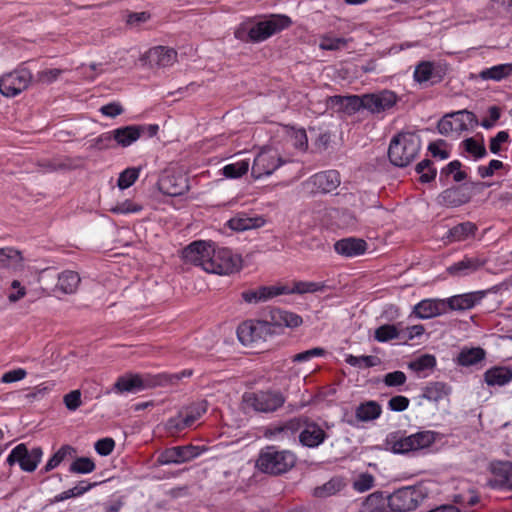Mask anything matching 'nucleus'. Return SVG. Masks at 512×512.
<instances>
[{"instance_id": "4d7b16f0", "label": "nucleus", "mask_w": 512, "mask_h": 512, "mask_svg": "<svg viewBox=\"0 0 512 512\" xmlns=\"http://www.w3.org/2000/svg\"><path fill=\"white\" fill-rule=\"evenodd\" d=\"M374 486V477L368 473L359 474L353 481V488L360 493L370 490Z\"/></svg>"}, {"instance_id": "37998d69", "label": "nucleus", "mask_w": 512, "mask_h": 512, "mask_svg": "<svg viewBox=\"0 0 512 512\" xmlns=\"http://www.w3.org/2000/svg\"><path fill=\"white\" fill-rule=\"evenodd\" d=\"M141 171V167H128L124 169L117 179V187L120 190L130 188L139 178Z\"/></svg>"}, {"instance_id": "a211bd4d", "label": "nucleus", "mask_w": 512, "mask_h": 512, "mask_svg": "<svg viewBox=\"0 0 512 512\" xmlns=\"http://www.w3.org/2000/svg\"><path fill=\"white\" fill-rule=\"evenodd\" d=\"M159 190L169 196H179L188 190L187 178L175 172L166 171L158 181Z\"/></svg>"}, {"instance_id": "ddd939ff", "label": "nucleus", "mask_w": 512, "mask_h": 512, "mask_svg": "<svg viewBox=\"0 0 512 512\" xmlns=\"http://www.w3.org/2000/svg\"><path fill=\"white\" fill-rule=\"evenodd\" d=\"M140 61L146 68L152 70L166 69L177 61V51L166 46H155L142 54Z\"/></svg>"}, {"instance_id": "603ef678", "label": "nucleus", "mask_w": 512, "mask_h": 512, "mask_svg": "<svg viewBox=\"0 0 512 512\" xmlns=\"http://www.w3.org/2000/svg\"><path fill=\"white\" fill-rule=\"evenodd\" d=\"M416 172L419 174V180L422 183H428L436 176V169L432 167L429 160H422L416 166Z\"/></svg>"}, {"instance_id": "0eeeda50", "label": "nucleus", "mask_w": 512, "mask_h": 512, "mask_svg": "<svg viewBox=\"0 0 512 512\" xmlns=\"http://www.w3.org/2000/svg\"><path fill=\"white\" fill-rule=\"evenodd\" d=\"M285 163L278 149L273 146H264L256 153L251 166V176L255 180L272 175Z\"/></svg>"}, {"instance_id": "cd10ccee", "label": "nucleus", "mask_w": 512, "mask_h": 512, "mask_svg": "<svg viewBox=\"0 0 512 512\" xmlns=\"http://www.w3.org/2000/svg\"><path fill=\"white\" fill-rule=\"evenodd\" d=\"M302 323V317L294 312L275 309L270 313L269 325L293 329L299 327Z\"/></svg>"}, {"instance_id": "5701e85b", "label": "nucleus", "mask_w": 512, "mask_h": 512, "mask_svg": "<svg viewBox=\"0 0 512 512\" xmlns=\"http://www.w3.org/2000/svg\"><path fill=\"white\" fill-rule=\"evenodd\" d=\"M326 437L325 430L319 424L305 422L299 434V441L303 446L315 448L322 444Z\"/></svg>"}, {"instance_id": "c756f323", "label": "nucleus", "mask_w": 512, "mask_h": 512, "mask_svg": "<svg viewBox=\"0 0 512 512\" xmlns=\"http://www.w3.org/2000/svg\"><path fill=\"white\" fill-rule=\"evenodd\" d=\"M361 512H394L387 497L382 493H372L363 502Z\"/></svg>"}, {"instance_id": "412c9836", "label": "nucleus", "mask_w": 512, "mask_h": 512, "mask_svg": "<svg viewBox=\"0 0 512 512\" xmlns=\"http://www.w3.org/2000/svg\"><path fill=\"white\" fill-rule=\"evenodd\" d=\"M412 313L419 319H430L446 313V300L424 299L413 307Z\"/></svg>"}, {"instance_id": "f8f14e48", "label": "nucleus", "mask_w": 512, "mask_h": 512, "mask_svg": "<svg viewBox=\"0 0 512 512\" xmlns=\"http://www.w3.org/2000/svg\"><path fill=\"white\" fill-rule=\"evenodd\" d=\"M213 247L214 243L211 241H194L182 250L181 257L185 263L200 267L208 273L207 265L210 263Z\"/></svg>"}, {"instance_id": "13d9d810", "label": "nucleus", "mask_w": 512, "mask_h": 512, "mask_svg": "<svg viewBox=\"0 0 512 512\" xmlns=\"http://www.w3.org/2000/svg\"><path fill=\"white\" fill-rule=\"evenodd\" d=\"M428 150L432 154L433 157L438 158L440 160H445L450 156V149L445 141L438 140L432 142L428 146Z\"/></svg>"}, {"instance_id": "e2e57ef3", "label": "nucleus", "mask_w": 512, "mask_h": 512, "mask_svg": "<svg viewBox=\"0 0 512 512\" xmlns=\"http://www.w3.org/2000/svg\"><path fill=\"white\" fill-rule=\"evenodd\" d=\"M441 173L451 175L455 182H461L466 178L465 172L461 170V163L457 160L450 162Z\"/></svg>"}, {"instance_id": "6e6552de", "label": "nucleus", "mask_w": 512, "mask_h": 512, "mask_svg": "<svg viewBox=\"0 0 512 512\" xmlns=\"http://www.w3.org/2000/svg\"><path fill=\"white\" fill-rule=\"evenodd\" d=\"M478 125L476 116L467 110H460L445 115L438 123V130L446 136H460L461 133L474 129Z\"/></svg>"}, {"instance_id": "7ed1b4c3", "label": "nucleus", "mask_w": 512, "mask_h": 512, "mask_svg": "<svg viewBox=\"0 0 512 512\" xmlns=\"http://www.w3.org/2000/svg\"><path fill=\"white\" fill-rule=\"evenodd\" d=\"M420 147L421 141L416 134H398L390 143L388 150L389 159L395 166L404 167L415 158Z\"/></svg>"}, {"instance_id": "6ab92c4d", "label": "nucleus", "mask_w": 512, "mask_h": 512, "mask_svg": "<svg viewBox=\"0 0 512 512\" xmlns=\"http://www.w3.org/2000/svg\"><path fill=\"white\" fill-rule=\"evenodd\" d=\"M270 330L266 321H246L239 325L237 336L244 345H250L262 338V334Z\"/></svg>"}, {"instance_id": "39448f33", "label": "nucleus", "mask_w": 512, "mask_h": 512, "mask_svg": "<svg viewBox=\"0 0 512 512\" xmlns=\"http://www.w3.org/2000/svg\"><path fill=\"white\" fill-rule=\"evenodd\" d=\"M208 273L228 276L239 272L243 268V259L241 255L234 253L230 249L217 247L214 244L210 256Z\"/></svg>"}, {"instance_id": "423d86ee", "label": "nucleus", "mask_w": 512, "mask_h": 512, "mask_svg": "<svg viewBox=\"0 0 512 512\" xmlns=\"http://www.w3.org/2000/svg\"><path fill=\"white\" fill-rule=\"evenodd\" d=\"M429 489L421 484L414 487H404L387 497L394 512H409L415 510L428 496Z\"/></svg>"}, {"instance_id": "72a5a7b5", "label": "nucleus", "mask_w": 512, "mask_h": 512, "mask_svg": "<svg viewBox=\"0 0 512 512\" xmlns=\"http://www.w3.org/2000/svg\"><path fill=\"white\" fill-rule=\"evenodd\" d=\"M330 102L332 105H337L346 112H354L360 108H364V95L363 96H334L331 97Z\"/></svg>"}, {"instance_id": "a18cd8bd", "label": "nucleus", "mask_w": 512, "mask_h": 512, "mask_svg": "<svg viewBox=\"0 0 512 512\" xmlns=\"http://www.w3.org/2000/svg\"><path fill=\"white\" fill-rule=\"evenodd\" d=\"M435 366L436 358L430 354L421 355L408 364V367L416 373L431 371Z\"/></svg>"}, {"instance_id": "774afa93", "label": "nucleus", "mask_w": 512, "mask_h": 512, "mask_svg": "<svg viewBox=\"0 0 512 512\" xmlns=\"http://www.w3.org/2000/svg\"><path fill=\"white\" fill-rule=\"evenodd\" d=\"M27 376V372L23 368H17L5 372L1 377V382L10 384L23 380Z\"/></svg>"}, {"instance_id": "c85d7f7f", "label": "nucleus", "mask_w": 512, "mask_h": 512, "mask_svg": "<svg viewBox=\"0 0 512 512\" xmlns=\"http://www.w3.org/2000/svg\"><path fill=\"white\" fill-rule=\"evenodd\" d=\"M24 267V259L20 251L6 247L0 249V268L19 271Z\"/></svg>"}, {"instance_id": "e433bc0d", "label": "nucleus", "mask_w": 512, "mask_h": 512, "mask_svg": "<svg viewBox=\"0 0 512 512\" xmlns=\"http://www.w3.org/2000/svg\"><path fill=\"white\" fill-rule=\"evenodd\" d=\"M461 147L468 157L480 159L486 155L483 139L467 138L462 141Z\"/></svg>"}, {"instance_id": "09e8293b", "label": "nucleus", "mask_w": 512, "mask_h": 512, "mask_svg": "<svg viewBox=\"0 0 512 512\" xmlns=\"http://www.w3.org/2000/svg\"><path fill=\"white\" fill-rule=\"evenodd\" d=\"M143 206L139 202L132 200V199H125L122 201L117 202L114 206L111 208V212L115 214H132V213H139L142 211Z\"/></svg>"}, {"instance_id": "9b49d317", "label": "nucleus", "mask_w": 512, "mask_h": 512, "mask_svg": "<svg viewBox=\"0 0 512 512\" xmlns=\"http://www.w3.org/2000/svg\"><path fill=\"white\" fill-rule=\"evenodd\" d=\"M43 454L41 447H33L29 450L26 444L20 443L11 450L6 461L10 466L18 464L21 470L33 472L41 462Z\"/></svg>"}, {"instance_id": "338daca9", "label": "nucleus", "mask_w": 512, "mask_h": 512, "mask_svg": "<svg viewBox=\"0 0 512 512\" xmlns=\"http://www.w3.org/2000/svg\"><path fill=\"white\" fill-rule=\"evenodd\" d=\"M64 404L70 411H75L81 404V392L79 390H73L64 396Z\"/></svg>"}, {"instance_id": "4be33fe9", "label": "nucleus", "mask_w": 512, "mask_h": 512, "mask_svg": "<svg viewBox=\"0 0 512 512\" xmlns=\"http://www.w3.org/2000/svg\"><path fill=\"white\" fill-rule=\"evenodd\" d=\"M285 293L286 287L282 285L261 286L256 289L244 291L242 293V299L246 303L256 304Z\"/></svg>"}, {"instance_id": "9d476101", "label": "nucleus", "mask_w": 512, "mask_h": 512, "mask_svg": "<svg viewBox=\"0 0 512 512\" xmlns=\"http://www.w3.org/2000/svg\"><path fill=\"white\" fill-rule=\"evenodd\" d=\"M32 82V74L25 68H18L0 76V93L14 98L25 91Z\"/></svg>"}, {"instance_id": "680f3d73", "label": "nucleus", "mask_w": 512, "mask_h": 512, "mask_svg": "<svg viewBox=\"0 0 512 512\" xmlns=\"http://www.w3.org/2000/svg\"><path fill=\"white\" fill-rule=\"evenodd\" d=\"M27 294L26 287L18 280H13L10 285V292L8 300L11 303H16L23 299Z\"/></svg>"}, {"instance_id": "dca6fc26", "label": "nucleus", "mask_w": 512, "mask_h": 512, "mask_svg": "<svg viewBox=\"0 0 512 512\" xmlns=\"http://www.w3.org/2000/svg\"><path fill=\"white\" fill-rule=\"evenodd\" d=\"M153 384L154 383L148 377H143L140 374L128 373L117 378L111 388V392L119 395L125 393H136Z\"/></svg>"}, {"instance_id": "2f4dec72", "label": "nucleus", "mask_w": 512, "mask_h": 512, "mask_svg": "<svg viewBox=\"0 0 512 512\" xmlns=\"http://www.w3.org/2000/svg\"><path fill=\"white\" fill-rule=\"evenodd\" d=\"M80 284V277L74 271H63L58 276L56 290L64 294H72L77 291Z\"/></svg>"}, {"instance_id": "f3484780", "label": "nucleus", "mask_w": 512, "mask_h": 512, "mask_svg": "<svg viewBox=\"0 0 512 512\" xmlns=\"http://www.w3.org/2000/svg\"><path fill=\"white\" fill-rule=\"evenodd\" d=\"M200 455V450L195 446H177L166 449L157 458L160 465L181 464L190 461Z\"/></svg>"}, {"instance_id": "a19ab883", "label": "nucleus", "mask_w": 512, "mask_h": 512, "mask_svg": "<svg viewBox=\"0 0 512 512\" xmlns=\"http://www.w3.org/2000/svg\"><path fill=\"white\" fill-rule=\"evenodd\" d=\"M76 450L70 445L61 446L47 461L44 471L49 472L58 467L67 457H71Z\"/></svg>"}, {"instance_id": "a878e982", "label": "nucleus", "mask_w": 512, "mask_h": 512, "mask_svg": "<svg viewBox=\"0 0 512 512\" xmlns=\"http://www.w3.org/2000/svg\"><path fill=\"white\" fill-rule=\"evenodd\" d=\"M207 411L205 402L197 403L189 408L185 415H180L169 421L170 426L176 429H184L193 425Z\"/></svg>"}, {"instance_id": "473e14b6", "label": "nucleus", "mask_w": 512, "mask_h": 512, "mask_svg": "<svg viewBox=\"0 0 512 512\" xmlns=\"http://www.w3.org/2000/svg\"><path fill=\"white\" fill-rule=\"evenodd\" d=\"M512 75V63H504L486 68L479 73L482 80L501 81Z\"/></svg>"}, {"instance_id": "1a4fd4ad", "label": "nucleus", "mask_w": 512, "mask_h": 512, "mask_svg": "<svg viewBox=\"0 0 512 512\" xmlns=\"http://www.w3.org/2000/svg\"><path fill=\"white\" fill-rule=\"evenodd\" d=\"M295 461L294 454L289 451L267 449L259 456L257 467L265 473L280 474L291 469Z\"/></svg>"}, {"instance_id": "c03bdc74", "label": "nucleus", "mask_w": 512, "mask_h": 512, "mask_svg": "<svg viewBox=\"0 0 512 512\" xmlns=\"http://www.w3.org/2000/svg\"><path fill=\"white\" fill-rule=\"evenodd\" d=\"M343 487L344 482L341 478H333L322 486L315 488L314 495L320 498L329 497L341 491Z\"/></svg>"}, {"instance_id": "f704fd0d", "label": "nucleus", "mask_w": 512, "mask_h": 512, "mask_svg": "<svg viewBox=\"0 0 512 512\" xmlns=\"http://www.w3.org/2000/svg\"><path fill=\"white\" fill-rule=\"evenodd\" d=\"M249 168L250 161L248 159H242L223 166L220 172L225 178L237 179L247 174Z\"/></svg>"}, {"instance_id": "20e7f679", "label": "nucleus", "mask_w": 512, "mask_h": 512, "mask_svg": "<svg viewBox=\"0 0 512 512\" xmlns=\"http://www.w3.org/2000/svg\"><path fill=\"white\" fill-rule=\"evenodd\" d=\"M284 402L285 397L278 391H248L242 396L241 407L246 412L269 413L280 408Z\"/></svg>"}, {"instance_id": "0e129e2a", "label": "nucleus", "mask_w": 512, "mask_h": 512, "mask_svg": "<svg viewBox=\"0 0 512 512\" xmlns=\"http://www.w3.org/2000/svg\"><path fill=\"white\" fill-rule=\"evenodd\" d=\"M433 74V65L430 62H423L419 64L414 72V78L417 82H427L431 79Z\"/></svg>"}, {"instance_id": "8fccbe9b", "label": "nucleus", "mask_w": 512, "mask_h": 512, "mask_svg": "<svg viewBox=\"0 0 512 512\" xmlns=\"http://www.w3.org/2000/svg\"><path fill=\"white\" fill-rule=\"evenodd\" d=\"M401 331L395 325H382L378 327L374 332V338L378 342H387L392 339L399 338Z\"/></svg>"}, {"instance_id": "6e6d98bb", "label": "nucleus", "mask_w": 512, "mask_h": 512, "mask_svg": "<svg viewBox=\"0 0 512 512\" xmlns=\"http://www.w3.org/2000/svg\"><path fill=\"white\" fill-rule=\"evenodd\" d=\"M346 46V41L343 38L331 37L328 35H324L320 39L319 47L322 50H339Z\"/></svg>"}, {"instance_id": "bb28decb", "label": "nucleus", "mask_w": 512, "mask_h": 512, "mask_svg": "<svg viewBox=\"0 0 512 512\" xmlns=\"http://www.w3.org/2000/svg\"><path fill=\"white\" fill-rule=\"evenodd\" d=\"M266 221L262 216L249 217L245 214H237L228 220V227L236 232L263 227Z\"/></svg>"}, {"instance_id": "58836bf2", "label": "nucleus", "mask_w": 512, "mask_h": 512, "mask_svg": "<svg viewBox=\"0 0 512 512\" xmlns=\"http://www.w3.org/2000/svg\"><path fill=\"white\" fill-rule=\"evenodd\" d=\"M381 414V407L375 401H368L358 406L356 417L360 421H371L377 419Z\"/></svg>"}, {"instance_id": "b1692460", "label": "nucleus", "mask_w": 512, "mask_h": 512, "mask_svg": "<svg viewBox=\"0 0 512 512\" xmlns=\"http://www.w3.org/2000/svg\"><path fill=\"white\" fill-rule=\"evenodd\" d=\"M336 253L344 257H357L363 255L367 250V243L360 238H344L334 244Z\"/></svg>"}, {"instance_id": "ea45409f", "label": "nucleus", "mask_w": 512, "mask_h": 512, "mask_svg": "<svg viewBox=\"0 0 512 512\" xmlns=\"http://www.w3.org/2000/svg\"><path fill=\"white\" fill-rule=\"evenodd\" d=\"M485 357V352L481 348L462 349L457 357V363L462 366L474 365Z\"/></svg>"}, {"instance_id": "864d4df0", "label": "nucleus", "mask_w": 512, "mask_h": 512, "mask_svg": "<svg viewBox=\"0 0 512 512\" xmlns=\"http://www.w3.org/2000/svg\"><path fill=\"white\" fill-rule=\"evenodd\" d=\"M78 69L85 78L90 80L95 79L98 75L108 70L103 63L82 64Z\"/></svg>"}, {"instance_id": "49530a36", "label": "nucleus", "mask_w": 512, "mask_h": 512, "mask_svg": "<svg viewBox=\"0 0 512 512\" xmlns=\"http://www.w3.org/2000/svg\"><path fill=\"white\" fill-rule=\"evenodd\" d=\"M483 263L477 258H465L448 268L450 274L459 275L478 269Z\"/></svg>"}, {"instance_id": "79ce46f5", "label": "nucleus", "mask_w": 512, "mask_h": 512, "mask_svg": "<svg viewBox=\"0 0 512 512\" xmlns=\"http://www.w3.org/2000/svg\"><path fill=\"white\" fill-rule=\"evenodd\" d=\"M450 389L447 385L436 382L428 385L424 391V398L431 402H439L449 395Z\"/></svg>"}, {"instance_id": "393cba45", "label": "nucleus", "mask_w": 512, "mask_h": 512, "mask_svg": "<svg viewBox=\"0 0 512 512\" xmlns=\"http://www.w3.org/2000/svg\"><path fill=\"white\" fill-rule=\"evenodd\" d=\"M481 292H470L459 295H454L446 300V313L449 310H468L473 308L482 299Z\"/></svg>"}, {"instance_id": "5fc2aeb1", "label": "nucleus", "mask_w": 512, "mask_h": 512, "mask_svg": "<svg viewBox=\"0 0 512 512\" xmlns=\"http://www.w3.org/2000/svg\"><path fill=\"white\" fill-rule=\"evenodd\" d=\"M114 133L111 131L102 133L98 137L92 140V147L98 150H107L116 148L115 139L113 138Z\"/></svg>"}, {"instance_id": "052dcab7", "label": "nucleus", "mask_w": 512, "mask_h": 512, "mask_svg": "<svg viewBox=\"0 0 512 512\" xmlns=\"http://www.w3.org/2000/svg\"><path fill=\"white\" fill-rule=\"evenodd\" d=\"M475 229L476 228L472 223L467 222L454 227L451 230V234L456 241H462L468 238L469 236L473 235Z\"/></svg>"}, {"instance_id": "2eb2a0df", "label": "nucleus", "mask_w": 512, "mask_h": 512, "mask_svg": "<svg viewBox=\"0 0 512 512\" xmlns=\"http://www.w3.org/2000/svg\"><path fill=\"white\" fill-rule=\"evenodd\" d=\"M146 129H149L151 134H155L158 127L156 125H149L148 127L144 125H127L113 129L112 133H114L113 138L115 139L116 147L127 148L133 145L142 137Z\"/></svg>"}, {"instance_id": "aec40b11", "label": "nucleus", "mask_w": 512, "mask_h": 512, "mask_svg": "<svg viewBox=\"0 0 512 512\" xmlns=\"http://www.w3.org/2000/svg\"><path fill=\"white\" fill-rule=\"evenodd\" d=\"M397 102V97L392 91H382L364 95V108L372 113H380L392 108Z\"/></svg>"}, {"instance_id": "c9c22d12", "label": "nucleus", "mask_w": 512, "mask_h": 512, "mask_svg": "<svg viewBox=\"0 0 512 512\" xmlns=\"http://www.w3.org/2000/svg\"><path fill=\"white\" fill-rule=\"evenodd\" d=\"M490 471L496 477L494 481H490V485L492 487L505 486L510 484L508 462L491 463Z\"/></svg>"}, {"instance_id": "4c0bfd02", "label": "nucleus", "mask_w": 512, "mask_h": 512, "mask_svg": "<svg viewBox=\"0 0 512 512\" xmlns=\"http://www.w3.org/2000/svg\"><path fill=\"white\" fill-rule=\"evenodd\" d=\"M326 289V284L324 282H316V281H298L293 284L292 288L286 287V293H297V294H306V293H317L323 292Z\"/></svg>"}, {"instance_id": "4468645a", "label": "nucleus", "mask_w": 512, "mask_h": 512, "mask_svg": "<svg viewBox=\"0 0 512 512\" xmlns=\"http://www.w3.org/2000/svg\"><path fill=\"white\" fill-rule=\"evenodd\" d=\"M340 185L338 172L334 170L315 174L304 182L303 186L309 193H329Z\"/></svg>"}, {"instance_id": "bf43d9fd", "label": "nucleus", "mask_w": 512, "mask_h": 512, "mask_svg": "<svg viewBox=\"0 0 512 512\" xmlns=\"http://www.w3.org/2000/svg\"><path fill=\"white\" fill-rule=\"evenodd\" d=\"M287 134L293 145L299 149L307 147L308 139L304 129L289 128Z\"/></svg>"}, {"instance_id": "69168bd1", "label": "nucleus", "mask_w": 512, "mask_h": 512, "mask_svg": "<svg viewBox=\"0 0 512 512\" xmlns=\"http://www.w3.org/2000/svg\"><path fill=\"white\" fill-rule=\"evenodd\" d=\"M100 113L108 118H115L124 112L120 102L114 101L100 107Z\"/></svg>"}, {"instance_id": "f257e3e1", "label": "nucleus", "mask_w": 512, "mask_h": 512, "mask_svg": "<svg viewBox=\"0 0 512 512\" xmlns=\"http://www.w3.org/2000/svg\"><path fill=\"white\" fill-rule=\"evenodd\" d=\"M291 24L290 17L283 14L248 18L235 28L234 37L242 42L261 43L289 28Z\"/></svg>"}, {"instance_id": "3c124183", "label": "nucleus", "mask_w": 512, "mask_h": 512, "mask_svg": "<svg viewBox=\"0 0 512 512\" xmlns=\"http://www.w3.org/2000/svg\"><path fill=\"white\" fill-rule=\"evenodd\" d=\"M95 463L88 457H79L70 465V472L76 474H89L95 470Z\"/></svg>"}, {"instance_id": "de8ad7c7", "label": "nucleus", "mask_w": 512, "mask_h": 512, "mask_svg": "<svg viewBox=\"0 0 512 512\" xmlns=\"http://www.w3.org/2000/svg\"><path fill=\"white\" fill-rule=\"evenodd\" d=\"M345 362L353 367L362 369L377 366L380 364V359L376 356H354L347 354L345 355Z\"/></svg>"}, {"instance_id": "f03ea898", "label": "nucleus", "mask_w": 512, "mask_h": 512, "mask_svg": "<svg viewBox=\"0 0 512 512\" xmlns=\"http://www.w3.org/2000/svg\"><path fill=\"white\" fill-rule=\"evenodd\" d=\"M441 439L442 435L433 430H421L412 434L395 431L386 436L384 448L393 454H415L432 448Z\"/></svg>"}, {"instance_id": "7c9ffc66", "label": "nucleus", "mask_w": 512, "mask_h": 512, "mask_svg": "<svg viewBox=\"0 0 512 512\" xmlns=\"http://www.w3.org/2000/svg\"><path fill=\"white\" fill-rule=\"evenodd\" d=\"M484 379L489 386H504L512 380V370L506 367H493L485 372Z\"/></svg>"}]
</instances>
